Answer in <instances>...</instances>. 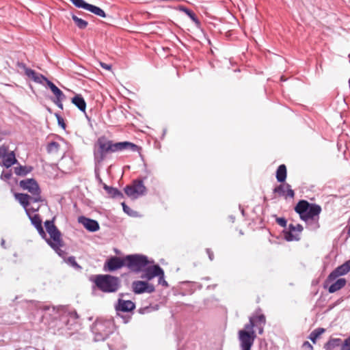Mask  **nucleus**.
Wrapping results in <instances>:
<instances>
[{"instance_id": "nucleus-1", "label": "nucleus", "mask_w": 350, "mask_h": 350, "mask_svg": "<svg viewBox=\"0 0 350 350\" xmlns=\"http://www.w3.org/2000/svg\"><path fill=\"white\" fill-rule=\"evenodd\" d=\"M124 150H130L132 152H139L141 148L130 142H113L105 136L100 137L94 144V162L96 164H100L108 159L111 154Z\"/></svg>"}, {"instance_id": "nucleus-2", "label": "nucleus", "mask_w": 350, "mask_h": 350, "mask_svg": "<svg viewBox=\"0 0 350 350\" xmlns=\"http://www.w3.org/2000/svg\"><path fill=\"white\" fill-rule=\"evenodd\" d=\"M295 211L305 221L307 229L315 231L319 228V215L322 211L320 205L302 200L297 204Z\"/></svg>"}, {"instance_id": "nucleus-3", "label": "nucleus", "mask_w": 350, "mask_h": 350, "mask_svg": "<svg viewBox=\"0 0 350 350\" xmlns=\"http://www.w3.org/2000/svg\"><path fill=\"white\" fill-rule=\"evenodd\" d=\"M54 221L55 218H53L44 222L46 230L50 237L49 238L47 237L46 243L59 256L64 257L66 253L61 249L64 246L62 233L54 224Z\"/></svg>"}, {"instance_id": "nucleus-4", "label": "nucleus", "mask_w": 350, "mask_h": 350, "mask_svg": "<svg viewBox=\"0 0 350 350\" xmlns=\"http://www.w3.org/2000/svg\"><path fill=\"white\" fill-rule=\"evenodd\" d=\"M92 282L100 291L105 293H116L121 287L120 279L109 274L96 275Z\"/></svg>"}, {"instance_id": "nucleus-5", "label": "nucleus", "mask_w": 350, "mask_h": 350, "mask_svg": "<svg viewBox=\"0 0 350 350\" xmlns=\"http://www.w3.org/2000/svg\"><path fill=\"white\" fill-rule=\"evenodd\" d=\"M92 332L94 336V340L103 341L107 339L110 334H113L115 330V324L111 319H98L92 325Z\"/></svg>"}, {"instance_id": "nucleus-6", "label": "nucleus", "mask_w": 350, "mask_h": 350, "mask_svg": "<svg viewBox=\"0 0 350 350\" xmlns=\"http://www.w3.org/2000/svg\"><path fill=\"white\" fill-rule=\"evenodd\" d=\"M256 322L253 317H250L249 323L244 325V329L238 332V339L241 350H251L256 338L254 327Z\"/></svg>"}, {"instance_id": "nucleus-7", "label": "nucleus", "mask_w": 350, "mask_h": 350, "mask_svg": "<svg viewBox=\"0 0 350 350\" xmlns=\"http://www.w3.org/2000/svg\"><path fill=\"white\" fill-rule=\"evenodd\" d=\"M125 267L131 272L139 273L149 264L147 256L142 254H130L124 256Z\"/></svg>"}, {"instance_id": "nucleus-8", "label": "nucleus", "mask_w": 350, "mask_h": 350, "mask_svg": "<svg viewBox=\"0 0 350 350\" xmlns=\"http://www.w3.org/2000/svg\"><path fill=\"white\" fill-rule=\"evenodd\" d=\"M19 186L23 190H27L32 199V202H42L44 201L41 196V189L34 178H26L19 182Z\"/></svg>"}, {"instance_id": "nucleus-9", "label": "nucleus", "mask_w": 350, "mask_h": 350, "mask_svg": "<svg viewBox=\"0 0 350 350\" xmlns=\"http://www.w3.org/2000/svg\"><path fill=\"white\" fill-rule=\"evenodd\" d=\"M127 196L132 199H137L139 196H144L146 193V187L144 185L143 180L136 179L130 185H126L124 189Z\"/></svg>"}, {"instance_id": "nucleus-10", "label": "nucleus", "mask_w": 350, "mask_h": 350, "mask_svg": "<svg viewBox=\"0 0 350 350\" xmlns=\"http://www.w3.org/2000/svg\"><path fill=\"white\" fill-rule=\"evenodd\" d=\"M323 348L325 350H350V336L345 340L330 337L324 344Z\"/></svg>"}, {"instance_id": "nucleus-11", "label": "nucleus", "mask_w": 350, "mask_h": 350, "mask_svg": "<svg viewBox=\"0 0 350 350\" xmlns=\"http://www.w3.org/2000/svg\"><path fill=\"white\" fill-rule=\"evenodd\" d=\"M0 159H3L2 161H0V165L6 168L18 163L14 152L9 151L8 147L5 145L0 146Z\"/></svg>"}, {"instance_id": "nucleus-12", "label": "nucleus", "mask_w": 350, "mask_h": 350, "mask_svg": "<svg viewBox=\"0 0 350 350\" xmlns=\"http://www.w3.org/2000/svg\"><path fill=\"white\" fill-rule=\"evenodd\" d=\"M70 1L77 8L83 9L85 10L89 11L90 12L101 18H105L107 16L105 11L103 9L94 5L90 4L84 0Z\"/></svg>"}, {"instance_id": "nucleus-13", "label": "nucleus", "mask_w": 350, "mask_h": 350, "mask_svg": "<svg viewBox=\"0 0 350 350\" xmlns=\"http://www.w3.org/2000/svg\"><path fill=\"white\" fill-rule=\"evenodd\" d=\"M350 271V260H347L342 265L336 267L334 271H332L327 279L325 280L323 287L325 288L327 286L336 280L338 277L347 274Z\"/></svg>"}, {"instance_id": "nucleus-14", "label": "nucleus", "mask_w": 350, "mask_h": 350, "mask_svg": "<svg viewBox=\"0 0 350 350\" xmlns=\"http://www.w3.org/2000/svg\"><path fill=\"white\" fill-rule=\"evenodd\" d=\"M125 258L111 256L107 259L103 266L105 271L112 272L125 267Z\"/></svg>"}, {"instance_id": "nucleus-15", "label": "nucleus", "mask_w": 350, "mask_h": 350, "mask_svg": "<svg viewBox=\"0 0 350 350\" xmlns=\"http://www.w3.org/2000/svg\"><path fill=\"white\" fill-rule=\"evenodd\" d=\"M132 288L135 294L152 293L155 291L154 286L148 283V281H134L132 283Z\"/></svg>"}, {"instance_id": "nucleus-16", "label": "nucleus", "mask_w": 350, "mask_h": 350, "mask_svg": "<svg viewBox=\"0 0 350 350\" xmlns=\"http://www.w3.org/2000/svg\"><path fill=\"white\" fill-rule=\"evenodd\" d=\"M15 198L18 200L19 203L25 208L27 215H29V212H36L38 211L40 206L37 207L29 208V206L32 202V199L29 194L27 193H16Z\"/></svg>"}, {"instance_id": "nucleus-17", "label": "nucleus", "mask_w": 350, "mask_h": 350, "mask_svg": "<svg viewBox=\"0 0 350 350\" xmlns=\"http://www.w3.org/2000/svg\"><path fill=\"white\" fill-rule=\"evenodd\" d=\"M162 268L159 265H154L152 266H146L144 270L141 271V278L145 279L147 281L151 280L154 277H157L162 272Z\"/></svg>"}, {"instance_id": "nucleus-18", "label": "nucleus", "mask_w": 350, "mask_h": 350, "mask_svg": "<svg viewBox=\"0 0 350 350\" xmlns=\"http://www.w3.org/2000/svg\"><path fill=\"white\" fill-rule=\"evenodd\" d=\"M18 66L21 68H23L25 70V75L27 77L31 78L36 83L42 84L43 81H45L47 83V81H49L46 77H45L42 74H39L36 72L35 70L29 68H27L25 64L23 63L18 64Z\"/></svg>"}, {"instance_id": "nucleus-19", "label": "nucleus", "mask_w": 350, "mask_h": 350, "mask_svg": "<svg viewBox=\"0 0 350 350\" xmlns=\"http://www.w3.org/2000/svg\"><path fill=\"white\" fill-rule=\"evenodd\" d=\"M79 222L81 223L86 230L92 232H96L100 228L99 224L96 220L84 216L79 217Z\"/></svg>"}, {"instance_id": "nucleus-20", "label": "nucleus", "mask_w": 350, "mask_h": 350, "mask_svg": "<svg viewBox=\"0 0 350 350\" xmlns=\"http://www.w3.org/2000/svg\"><path fill=\"white\" fill-rule=\"evenodd\" d=\"M135 308V304L134 302L130 300H124L119 298L118 304L116 305V310L123 312H129L133 310Z\"/></svg>"}, {"instance_id": "nucleus-21", "label": "nucleus", "mask_w": 350, "mask_h": 350, "mask_svg": "<svg viewBox=\"0 0 350 350\" xmlns=\"http://www.w3.org/2000/svg\"><path fill=\"white\" fill-rule=\"evenodd\" d=\"M284 237L287 241H299V235L295 232V226L292 224H289L288 228L283 231Z\"/></svg>"}, {"instance_id": "nucleus-22", "label": "nucleus", "mask_w": 350, "mask_h": 350, "mask_svg": "<svg viewBox=\"0 0 350 350\" xmlns=\"http://www.w3.org/2000/svg\"><path fill=\"white\" fill-rule=\"evenodd\" d=\"M98 179L99 182L103 184V189L106 191L109 197L112 198H122L124 197L123 193L117 188L108 186L105 183H103L100 178Z\"/></svg>"}, {"instance_id": "nucleus-23", "label": "nucleus", "mask_w": 350, "mask_h": 350, "mask_svg": "<svg viewBox=\"0 0 350 350\" xmlns=\"http://www.w3.org/2000/svg\"><path fill=\"white\" fill-rule=\"evenodd\" d=\"M347 284L345 278L337 279L334 283H332L328 288V292L329 293H334L340 289H342Z\"/></svg>"}, {"instance_id": "nucleus-24", "label": "nucleus", "mask_w": 350, "mask_h": 350, "mask_svg": "<svg viewBox=\"0 0 350 350\" xmlns=\"http://www.w3.org/2000/svg\"><path fill=\"white\" fill-rule=\"evenodd\" d=\"M33 167L30 165H18L14 167L16 175L18 176H25L32 172Z\"/></svg>"}, {"instance_id": "nucleus-25", "label": "nucleus", "mask_w": 350, "mask_h": 350, "mask_svg": "<svg viewBox=\"0 0 350 350\" xmlns=\"http://www.w3.org/2000/svg\"><path fill=\"white\" fill-rule=\"evenodd\" d=\"M72 103L78 107V109L83 111H85L86 103L83 97L81 94H77L72 98Z\"/></svg>"}, {"instance_id": "nucleus-26", "label": "nucleus", "mask_w": 350, "mask_h": 350, "mask_svg": "<svg viewBox=\"0 0 350 350\" xmlns=\"http://www.w3.org/2000/svg\"><path fill=\"white\" fill-rule=\"evenodd\" d=\"M276 178L279 183H284L286 178V167L284 164L279 165L276 171Z\"/></svg>"}, {"instance_id": "nucleus-27", "label": "nucleus", "mask_w": 350, "mask_h": 350, "mask_svg": "<svg viewBox=\"0 0 350 350\" xmlns=\"http://www.w3.org/2000/svg\"><path fill=\"white\" fill-rule=\"evenodd\" d=\"M47 85L51 89V92L55 96V99L66 98V96L63 93V92L58 88L52 81H47Z\"/></svg>"}, {"instance_id": "nucleus-28", "label": "nucleus", "mask_w": 350, "mask_h": 350, "mask_svg": "<svg viewBox=\"0 0 350 350\" xmlns=\"http://www.w3.org/2000/svg\"><path fill=\"white\" fill-rule=\"evenodd\" d=\"M179 10L185 13L196 24H200L199 19L192 10L184 6H180Z\"/></svg>"}, {"instance_id": "nucleus-29", "label": "nucleus", "mask_w": 350, "mask_h": 350, "mask_svg": "<svg viewBox=\"0 0 350 350\" xmlns=\"http://www.w3.org/2000/svg\"><path fill=\"white\" fill-rule=\"evenodd\" d=\"M72 19L73 20L75 25L79 29H85L88 25V21H86L81 18H79L78 16H77L75 14L72 15Z\"/></svg>"}, {"instance_id": "nucleus-30", "label": "nucleus", "mask_w": 350, "mask_h": 350, "mask_svg": "<svg viewBox=\"0 0 350 350\" xmlns=\"http://www.w3.org/2000/svg\"><path fill=\"white\" fill-rule=\"evenodd\" d=\"M325 332V329L322 327H319L315 329H314L309 336L310 340L313 342L315 343L317 338L324 332Z\"/></svg>"}, {"instance_id": "nucleus-31", "label": "nucleus", "mask_w": 350, "mask_h": 350, "mask_svg": "<svg viewBox=\"0 0 350 350\" xmlns=\"http://www.w3.org/2000/svg\"><path fill=\"white\" fill-rule=\"evenodd\" d=\"M60 148V145L56 142H51L47 144L46 151L48 153H57Z\"/></svg>"}, {"instance_id": "nucleus-32", "label": "nucleus", "mask_w": 350, "mask_h": 350, "mask_svg": "<svg viewBox=\"0 0 350 350\" xmlns=\"http://www.w3.org/2000/svg\"><path fill=\"white\" fill-rule=\"evenodd\" d=\"M31 221L32 225L36 228H39L42 226V220L38 214H35L33 216L30 215V212H29V215H27Z\"/></svg>"}, {"instance_id": "nucleus-33", "label": "nucleus", "mask_w": 350, "mask_h": 350, "mask_svg": "<svg viewBox=\"0 0 350 350\" xmlns=\"http://www.w3.org/2000/svg\"><path fill=\"white\" fill-rule=\"evenodd\" d=\"M66 263L77 270H81L82 267L77 263L75 256H69L66 260Z\"/></svg>"}, {"instance_id": "nucleus-34", "label": "nucleus", "mask_w": 350, "mask_h": 350, "mask_svg": "<svg viewBox=\"0 0 350 350\" xmlns=\"http://www.w3.org/2000/svg\"><path fill=\"white\" fill-rule=\"evenodd\" d=\"M285 184L279 185L273 189V193H278L280 196H285Z\"/></svg>"}, {"instance_id": "nucleus-35", "label": "nucleus", "mask_w": 350, "mask_h": 350, "mask_svg": "<svg viewBox=\"0 0 350 350\" xmlns=\"http://www.w3.org/2000/svg\"><path fill=\"white\" fill-rule=\"evenodd\" d=\"M12 176V173L11 170L8 171L3 170L0 176V178L3 181H8L11 178Z\"/></svg>"}, {"instance_id": "nucleus-36", "label": "nucleus", "mask_w": 350, "mask_h": 350, "mask_svg": "<svg viewBox=\"0 0 350 350\" xmlns=\"http://www.w3.org/2000/svg\"><path fill=\"white\" fill-rule=\"evenodd\" d=\"M252 317L254 319L256 323H258V325H265L266 318L264 314H261Z\"/></svg>"}, {"instance_id": "nucleus-37", "label": "nucleus", "mask_w": 350, "mask_h": 350, "mask_svg": "<svg viewBox=\"0 0 350 350\" xmlns=\"http://www.w3.org/2000/svg\"><path fill=\"white\" fill-rule=\"evenodd\" d=\"M161 272L162 273L161 274H159V275L157 276L159 278L158 283L164 287H167L168 284H167V281L165 280L164 271L162 269Z\"/></svg>"}, {"instance_id": "nucleus-38", "label": "nucleus", "mask_w": 350, "mask_h": 350, "mask_svg": "<svg viewBox=\"0 0 350 350\" xmlns=\"http://www.w3.org/2000/svg\"><path fill=\"white\" fill-rule=\"evenodd\" d=\"M285 186L286 189V191H285V193L286 192V193H285V198L290 197L291 198H293L295 196V192L291 189V185L288 183H285Z\"/></svg>"}, {"instance_id": "nucleus-39", "label": "nucleus", "mask_w": 350, "mask_h": 350, "mask_svg": "<svg viewBox=\"0 0 350 350\" xmlns=\"http://www.w3.org/2000/svg\"><path fill=\"white\" fill-rule=\"evenodd\" d=\"M121 204L122 206V208H123V211L124 213H126L127 215H129L130 216L134 215L135 212L129 206H128L125 204V202H122Z\"/></svg>"}, {"instance_id": "nucleus-40", "label": "nucleus", "mask_w": 350, "mask_h": 350, "mask_svg": "<svg viewBox=\"0 0 350 350\" xmlns=\"http://www.w3.org/2000/svg\"><path fill=\"white\" fill-rule=\"evenodd\" d=\"M55 117L57 118V123H58L59 126H60L62 129H65L66 126V124L64 122L63 118L58 113H55Z\"/></svg>"}, {"instance_id": "nucleus-41", "label": "nucleus", "mask_w": 350, "mask_h": 350, "mask_svg": "<svg viewBox=\"0 0 350 350\" xmlns=\"http://www.w3.org/2000/svg\"><path fill=\"white\" fill-rule=\"evenodd\" d=\"M38 234H40V236L43 239H44L46 241L47 240V236H46V234L45 232V231L43 229V227L42 226H41L39 228H36Z\"/></svg>"}, {"instance_id": "nucleus-42", "label": "nucleus", "mask_w": 350, "mask_h": 350, "mask_svg": "<svg viewBox=\"0 0 350 350\" xmlns=\"http://www.w3.org/2000/svg\"><path fill=\"white\" fill-rule=\"evenodd\" d=\"M276 222L279 226L282 227L284 228L286 226L287 221L284 217H278L276 219Z\"/></svg>"}, {"instance_id": "nucleus-43", "label": "nucleus", "mask_w": 350, "mask_h": 350, "mask_svg": "<svg viewBox=\"0 0 350 350\" xmlns=\"http://www.w3.org/2000/svg\"><path fill=\"white\" fill-rule=\"evenodd\" d=\"M65 99V98H57L53 100V103L61 109H63V104L62 101Z\"/></svg>"}, {"instance_id": "nucleus-44", "label": "nucleus", "mask_w": 350, "mask_h": 350, "mask_svg": "<svg viewBox=\"0 0 350 350\" xmlns=\"http://www.w3.org/2000/svg\"><path fill=\"white\" fill-rule=\"evenodd\" d=\"M206 252L208 254V258L211 261L213 260L214 259V254L213 252L210 248L206 249Z\"/></svg>"}, {"instance_id": "nucleus-45", "label": "nucleus", "mask_w": 350, "mask_h": 350, "mask_svg": "<svg viewBox=\"0 0 350 350\" xmlns=\"http://www.w3.org/2000/svg\"><path fill=\"white\" fill-rule=\"evenodd\" d=\"M264 326H265V325H258V323H256L255 327H257L258 334L260 335L262 334V333H263Z\"/></svg>"}, {"instance_id": "nucleus-46", "label": "nucleus", "mask_w": 350, "mask_h": 350, "mask_svg": "<svg viewBox=\"0 0 350 350\" xmlns=\"http://www.w3.org/2000/svg\"><path fill=\"white\" fill-rule=\"evenodd\" d=\"M100 66L103 68L107 70H110L111 69V66L110 64L100 62Z\"/></svg>"}, {"instance_id": "nucleus-47", "label": "nucleus", "mask_w": 350, "mask_h": 350, "mask_svg": "<svg viewBox=\"0 0 350 350\" xmlns=\"http://www.w3.org/2000/svg\"><path fill=\"white\" fill-rule=\"evenodd\" d=\"M295 232H297L299 234L303 230V226L301 224H297V225L295 226Z\"/></svg>"}, {"instance_id": "nucleus-48", "label": "nucleus", "mask_w": 350, "mask_h": 350, "mask_svg": "<svg viewBox=\"0 0 350 350\" xmlns=\"http://www.w3.org/2000/svg\"><path fill=\"white\" fill-rule=\"evenodd\" d=\"M303 346L307 347L310 348L311 350L313 349V347L308 341L304 342Z\"/></svg>"}, {"instance_id": "nucleus-49", "label": "nucleus", "mask_w": 350, "mask_h": 350, "mask_svg": "<svg viewBox=\"0 0 350 350\" xmlns=\"http://www.w3.org/2000/svg\"><path fill=\"white\" fill-rule=\"evenodd\" d=\"M1 246L5 249L6 248V246H5V241L4 239H2L1 241Z\"/></svg>"}, {"instance_id": "nucleus-50", "label": "nucleus", "mask_w": 350, "mask_h": 350, "mask_svg": "<svg viewBox=\"0 0 350 350\" xmlns=\"http://www.w3.org/2000/svg\"><path fill=\"white\" fill-rule=\"evenodd\" d=\"M70 315L71 317H73L75 319H77L78 318V315H77V313L76 312L70 313Z\"/></svg>"}, {"instance_id": "nucleus-51", "label": "nucleus", "mask_w": 350, "mask_h": 350, "mask_svg": "<svg viewBox=\"0 0 350 350\" xmlns=\"http://www.w3.org/2000/svg\"><path fill=\"white\" fill-rule=\"evenodd\" d=\"M114 338H115L116 339L118 340H121V338H120V336H119V334H115Z\"/></svg>"}, {"instance_id": "nucleus-52", "label": "nucleus", "mask_w": 350, "mask_h": 350, "mask_svg": "<svg viewBox=\"0 0 350 350\" xmlns=\"http://www.w3.org/2000/svg\"><path fill=\"white\" fill-rule=\"evenodd\" d=\"M142 310H148V308H144V309H140L139 310L140 313H144V312L142 311Z\"/></svg>"}, {"instance_id": "nucleus-53", "label": "nucleus", "mask_w": 350, "mask_h": 350, "mask_svg": "<svg viewBox=\"0 0 350 350\" xmlns=\"http://www.w3.org/2000/svg\"><path fill=\"white\" fill-rule=\"evenodd\" d=\"M119 346H120V345H119L118 344H117V345H113V348H114V349H115V348L118 347Z\"/></svg>"}, {"instance_id": "nucleus-54", "label": "nucleus", "mask_w": 350, "mask_h": 350, "mask_svg": "<svg viewBox=\"0 0 350 350\" xmlns=\"http://www.w3.org/2000/svg\"><path fill=\"white\" fill-rule=\"evenodd\" d=\"M347 233H348V234L350 236V226H349V228H348Z\"/></svg>"}, {"instance_id": "nucleus-55", "label": "nucleus", "mask_w": 350, "mask_h": 350, "mask_svg": "<svg viewBox=\"0 0 350 350\" xmlns=\"http://www.w3.org/2000/svg\"><path fill=\"white\" fill-rule=\"evenodd\" d=\"M214 287H215V285H213V286H211V288H213Z\"/></svg>"}, {"instance_id": "nucleus-56", "label": "nucleus", "mask_w": 350, "mask_h": 350, "mask_svg": "<svg viewBox=\"0 0 350 350\" xmlns=\"http://www.w3.org/2000/svg\"><path fill=\"white\" fill-rule=\"evenodd\" d=\"M214 287H215V285H213V286H211V288H213Z\"/></svg>"}, {"instance_id": "nucleus-57", "label": "nucleus", "mask_w": 350, "mask_h": 350, "mask_svg": "<svg viewBox=\"0 0 350 350\" xmlns=\"http://www.w3.org/2000/svg\"><path fill=\"white\" fill-rule=\"evenodd\" d=\"M214 287H215V285H213V286H211V288H213Z\"/></svg>"}]
</instances>
